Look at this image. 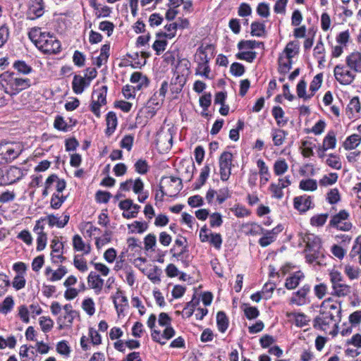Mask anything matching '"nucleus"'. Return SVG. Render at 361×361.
<instances>
[{"label":"nucleus","mask_w":361,"mask_h":361,"mask_svg":"<svg viewBox=\"0 0 361 361\" xmlns=\"http://www.w3.org/2000/svg\"><path fill=\"white\" fill-rule=\"evenodd\" d=\"M282 189L283 188L281 187V185L279 183L277 184L272 183L269 186V190L272 193V196L277 199H281L283 196Z\"/></svg>","instance_id":"680f3d73"},{"label":"nucleus","mask_w":361,"mask_h":361,"mask_svg":"<svg viewBox=\"0 0 361 361\" xmlns=\"http://www.w3.org/2000/svg\"><path fill=\"white\" fill-rule=\"evenodd\" d=\"M67 273V269L65 267H60L57 270L54 271L51 267H47L45 269V275L48 276V279L51 281H56L61 279Z\"/></svg>","instance_id":"4be33fe9"},{"label":"nucleus","mask_w":361,"mask_h":361,"mask_svg":"<svg viewBox=\"0 0 361 361\" xmlns=\"http://www.w3.org/2000/svg\"><path fill=\"white\" fill-rule=\"evenodd\" d=\"M31 85L29 78H23L17 73L5 71L0 74V90L10 96L18 94Z\"/></svg>","instance_id":"7ed1b4c3"},{"label":"nucleus","mask_w":361,"mask_h":361,"mask_svg":"<svg viewBox=\"0 0 361 361\" xmlns=\"http://www.w3.org/2000/svg\"><path fill=\"white\" fill-rule=\"evenodd\" d=\"M13 67L19 73L24 75L30 73L32 71L31 66H28L24 61H16L13 63Z\"/></svg>","instance_id":"37998d69"},{"label":"nucleus","mask_w":361,"mask_h":361,"mask_svg":"<svg viewBox=\"0 0 361 361\" xmlns=\"http://www.w3.org/2000/svg\"><path fill=\"white\" fill-rule=\"evenodd\" d=\"M214 49V48L212 44H207L206 46L202 45L197 49L195 57L209 63L211 57L208 56L207 52H213Z\"/></svg>","instance_id":"5701e85b"},{"label":"nucleus","mask_w":361,"mask_h":361,"mask_svg":"<svg viewBox=\"0 0 361 361\" xmlns=\"http://www.w3.org/2000/svg\"><path fill=\"white\" fill-rule=\"evenodd\" d=\"M292 59L284 56L279 58V71L280 73L286 74L291 68Z\"/></svg>","instance_id":"473e14b6"},{"label":"nucleus","mask_w":361,"mask_h":361,"mask_svg":"<svg viewBox=\"0 0 361 361\" xmlns=\"http://www.w3.org/2000/svg\"><path fill=\"white\" fill-rule=\"evenodd\" d=\"M130 80L132 83L137 84L136 86H135L137 90L147 87L149 83L148 78L140 72H134L131 75Z\"/></svg>","instance_id":"a211bd4d"},{"label":"nucleus","mask_w":361,"mask_h":361,"mask_svg":"<svg viewBox=\"0 0 361 361\" xmlns=\"http://www.w3.org/2000/svg\"><path fill=\"white\" fill-rule=\"evenodd\" d=\"M73 246L77 251H84V254H88L90 252V246L85 245L84 241L79 235H75L73 236Z\"/></svg>","instance_id":"7c9ffc66"},{"label":"nucleus","mask_w":361,"mask_h":361,"mask_svg":"<svg viewBox=\"0 0 361 361\" xmlns=\"http://www.w3.org/2000/svg\"><path fill=\"white\" fill-rule=\"evenodd\" d=\"M90 85V82L84 77L79 75H75L72 82L73 91L77 94H82L85 88L88 87Z\"/></svg>","instance_id":"6ab92c4d"},{"label":"nucleus","mask_w":361,"mask_h":361,"mask_svg":"<svg viewBox=\"0 0 361 361\" xmlns=\"http://www.w3.org/2000/svg\"><path fill=\"white\" fill-rule=\"evenodd\" d=\"M196 62L197 63V68H195V74L204 76L205 78H210L209 73L211 72L209 63L202 61L198 58H196Z\"/></svg>","instance_id":"393cba45"},{"label":"nucleus","mask_w":361,"mask_h":361,"mask_svg":"<svg viewBox=\"0 0 361 361\" xmlns=\"http://www.w3.org/2000/svg\"><path fill=\"white\" fill-rule=\"evenodd\" d=\"M26 281L22 274H17L13 281V287L18 290L23 288L25 286Z\"/></svg>","instance_id":"052dcab7"},{"label":"nucleus","mask_w":361,"mask_h":361,"mask_svg":"<svg viewBox=\"0 0 361 361\" xmlns=\"http://www.w3.org/2000/svg\"><path fill=\"white\" fill-rule=\"evenodd\" d=\"M135 169L140 174H145L149 170V166L145 160L139 159L135 164Z\"/></svg>","instance_id":"13d9d810"},{"label":"nucleus","mask_w":361,"mask_h":361,"mask_svg":"<svg viewBox=\"0 0 361 361\" xmlns=\"http://www.w3.org/2000/svg\"><path fill=\"white\" fill-rule=\"evenodd\" d=\"M14 307V300L12 296H7L4 301L0 303V312L3 314H7Z\"/></svg>","instance_id":"c9c22d12"},{"label":"nucleus","mask_w":361,"mask_h":361,"mask_svg":"<svg viewBox=\"0 0 361 361\" xmlns=\"http://www.w3.org/2000/svg\"><path fill=\"white\" fill-rule=\"evenodd\" d=\"M341 307L331 303V299L324 300L320 306L319 314L313 321L315 329L326 331L334 322H336V317H340Z\"/></svg>","instance_id":"f03ea898"},{"label":"nucleus","mask_w":361,"mask_h":361,"mask_svg":"<svg viewBox=\"0 0 361 361\" xmlns=\"http://www.w3.org/2000/svg\"><path fill=\"white\" fill-rule=\"evenodd\" d=\"M286 316L295 319V324L298 327H303L308 324L310 319L303 313L288 312Z\"/></svg>","instance_id":"a878e982"},{"label":"nucleus","mask_w":361,"mask_h":361,"mask_svg":"<svg viewBox=\"0 0 361 361\" xmlns=\"http://www.w3.org/2000/svg\"><path fill=\"white\" fill-rule=\"evenodd\" d=\"M151 336L154 341L159 343V344L163 345L166 344V341H161V338H164L165 340L171 339L172 337L175 336V330L170 325L166 326V329H164L162 334H161L160 331L154 329L152 331Z\"/></svg>","instance_id":"9b49d317"},{"label":"nucleus","mask_w":361,"mask_h":361,"mask_svg":"<svg viewBox=\"0 0 361 361\" xmlns=\"http://www.w3.org/2000/svg\"><path fill=\"white\" fill-rule=\"evenodd\" d=\"M11 282L5 274H0V297L4 295L10 286Z\"/></svg>","instance_id":"09e8293b"},{"label":"nucleus","mask_w":361,"mask_h":361,"mask_svg":"<svg viewBox=\"0 0 361 361\" xmlns=\"http://www.w3.org/2000/svg\"><path fill=\"white\" fill-rule=\"evenodd\" d=\"M216 324L220 332L224 333L228 326V319L224 312L219 311L216 314Z\"/></svg>","instance_id":"c756f323"},{"label":"nucleus","mask_w":361,"mask_h":361,"mask_svg":"<svg viewBox=\"0 0 361 361\" xmlns=\"http://www.w3.org/2000/svg\"><path fill=\"white\" fill-rule=\"evenodd\" d=\"M328 216V214L315 215L311 218L310 223L314 226H322L326 223Z\"/></svg>","instance_id":"de8ad7c7"},{"label":"nucleus","mask_w":361,"mask_h":361,"mask_svg":"<svg viewBox=\"0 0 361 361\" xmlns=\"http://www.w3.org/2000/svg\"><path fill=\"white\" fill-rule=\"evenodd\" d=\"M257 165L259 169L260 176L264 178L265 182H267L269 177V168L262 159L257 160Z\"/></svg>","instance_id":"8fccbe9b"},{"label":"nucleus","mask_w":361,"mask_h":361,"mask_svg":"<svg viewBox=\"0 0 361 361\" xmlns=\"http://www.w3.org/2000/svg\"><path fill=\"white\" fill-rule=\"evenodd\" d=\"M271 112L279 126L283 127L287 124L288 119L285 118V113L281 106H274Z\"/></svg>","instance_id":"bb28decb"},{"label":"nucleus","mask_w":361,"mask_h":361,"mask_svg":"<svg viewBox=\"0 0 361 361\" xmlns=\"http://www.w3.org/2000/svg\"><path fill=\"white\" fill-rule=\"evenodd\" d=\"M265 25L263 23L255 21L251 24V35L256 37H262L265 34Z\"/></svg>","instance_id":"4c0bfd02"},{"label":"nucleus","mask_w":361,"mask_h":361,"mask_svg":"<svg viewBox=\"0 0 361 361\" xmlns=\"http://www.w3.org/2000/svg\"><path fill=\"white\" fill-rule=\"evenodd\" d=\"M23 152L18 143L0 144V164L9 163L16 159Z\"/></svg>","instance_id":"20e7f679"},{"label":"nucleus","mask_w":361,"mask_h":361,"mask_svg":"<svg viewBox=\"0 0 361 361\" xmlns=\"http://www.w3.org/2000/svg\"><path fill=\"white\" fill-rule=\"evenodd\" d=\"M275 289V284L271 283H267L264 285L262 291V294L264 296V299L268 300L271 297L272 293Z\"/></svg>","instance_id":"0e129e2a"},{"label":"nucleus","mask_w":361,"mask_h":361,"mask_svg":"<svg viewBox=\"0 0 361 361\" xmlns=\"http://www.w3.org/2000/svg\"><path fill=\"white\" fill-rule=\"evenodd\" d=\"M338 175L336 173H331L328 176H324L319 180V183L322 185L327 186L335 183L337 181Z\"/></svg>","instance_id":"603ef678"},{"label":"nucleus","mask_w":361,"mask_h":361,"mask_svg":"<svg viewBox=\"0 0 361 361\" xmlns=\"http://www.w3.org/2000/svg\"><path fill=\"white\" fill-rule=\"evenodd\" d=\"M349 213L343 209L341 210L338 214L332 216L329 225L343 231H348L351 229L353 225L350 222L345 221L348 219Z\"/></svg>","instance_id":"6e6552de"},{"label":"nucleus","mask_w":361,"mask_h":361,"mask_svg":"<svg viewBox=\"0 0 361 361\" xmlns=\"http://www.w3.org/2000/svg\"><path fill=\"white\" fill-rule=\"evenodd\" d=\"M39 324L44 332H48L53 327L54 322L49 317H41L39 318Z\"/></svg>","instance_id":"bf43d9fd"},{"label":"nucleus","mask_w":361,"mask_h":361,"mask_svg":"<svg viewBox=\"0 0 361 361\" xmlns=\"http://www.w3.org/2000/svg\"><path fill=\"white\" fill-rule=\"evenodd\" d=\"M334 74L336 80L343 85H350L356 77L355 72L343 64L336 65Z\"/></svg>","instance_id":"423d86ee"},{"label":"nucleus","mask_w":361,"mask_h":361,"mask_svg":"<svg viewBox=\"0 0 361 361\" xmlns=\"http://www.w3.org/2000/svg\"><path fill=\"white\" fill-rule=\"evenodd\" d=\"M310 290L309 285L306 284L300 288L296 292L293 293L292 297L290 298V304H295L298 306H302L307 302V295Z\"/></svg>","instance_id":"9d476101"},{"label":"nucleus","mask_w":361,"mask_h":361,"mask_svg":"<svg viewBox=\"0 0 361 361\" xmlns=\"http://www.w3.org/2000/svg\"><path fill=\"white\" fill-rule=\"evenodd\" d=\"M288 164L283 159L276 160L274 164V171L276 176L283 175L288 171Z\"/></svg>","instance_id":"e433bc0d"},{"label":"nucleus","mask_w":361,"mask_h":361,"mask_svg":"<svg viewBox=\"0 0 361 361\" xmlns=\"http://www.w3.org/2000/svg\"><path fill=\"white\" fill-rule=\"evenodd\" d=\"M235 56L238 59L251 63L255 59L257 53L255 51H242L238 53Z\"/></svg>","instance_id":"864d4df0"},{"label":"nucleus","mask_w":361,"mask_h":361,"mask_svg":"<svg viewBox=\"0 0 361 361\" xmlns=\"http://www.w3.org/2000/svg\"><path fill=\"white\" fill-rule=\"evenodd\" d=\"M209 243L217 250H219L222 244V238L221 234L210 233Z\"/></svg>","instance_id":"e2e57ef3"},{"label":"nucleus","mask_w":361,"mask_h":361,"mask_svg":"<svg viewBox=\"0 0 361 361\" xmlns=\"http://www.w3.org/2000/svg\"><path fill=\"white\" fill-rule=\"evenodd\" d=\"M312 200L310 196L302 195L294 198V207L300 212H305L311 208Z\"/></svg>","instance_id":"dca6fc26"},{"label":"nucleus","mask_w":361,"mask_h":361,"mask_svg":"<svg viewBox=\"0 0 361 361\" xmlns=\"http://www.w3.org/2000/svg\"><path fill=\"white\" fill-rule=\"evenodd\" d=\"M336 145V135L334 131H329L323 140L322 147L327 149H334Z\"/></svg>","instance_id":"f704fd0d"},{"label":"nucleus","mask_w":361,"mask_h":361,"mask_svg":"<svg viewBox=\"0 0 361 361\" xmlns=\"http://www.w3.org/2000/svg\"><path fill=\"white\" fill-rule=\"evenodd\" d=\"M271 135L274 145L281 146L283 143L287 133L283 130L273 129Z\"/></svg>","instance_id":"72a5a7b5"},{"label":"nucleus","mask_w":361,"mask_h":361,"mask_svg":"<svg viewBox=\"0 0 361 361\" xmlns=\"http://www.w3.org/2000/svg\"><path fill=\"white\" fill-rule=\"evenodd\" d=\"M209 224L211 227H219L223 224L222 216L219 212H214L209 215Z\"/></svg>","instance_id":"4d7b16f0"},{"label":"nucleus","mask_w":361,"mask_h":361,"mask_svg":"<svg viewBox=\"0 0 361 361\" xmlns=\"http://www.w3.org/2000/svg\"><path fill=\"white\" fill-rule=\"evenodd\" d=\"M361 137L357 134H353L347 137L343 143V147L346 150L353 149L358 146Z\"/></svg>","instance_id":"2f4dec72"},{"label":"nucleus","mask_w":361,"mask_h":361,"mask_svg":"<svg viewBox=\"0 0 361 361\" xmlns=\"http://www.w3.org/2000/svg\"><path fill=\"white\" fill-rule=\"evenodd\" d=\"M347 111L351 114L353 112L358 113L360 111V103L358 97H353L347 106Z\"/></svg>","instance_id":"69168bd1"},{"label":"nucleus","mask_w":361,"mask_h":361,"mask_svg":"<svg viewBox=\"0 0 361 361\" xmlns=\"http://www.w3.org/2000/svg\"><path fill=\"white\" fill-rule=\"evenodd\" d=\"M305 277L301 271H296L286 280L285 287L288 290H293L298 286L300 282Z\"/></svg>","instance_id":"412c9836"},{"label":"nucleus","mask_w":361,"mask_h":361,"mask_svg":"<svg viewBox=\"0 0 361 361\" xmlns=\"http://www.w3.org/2000/svg\"><path fill=\"white\" fill-rule=\"evenodd\" d=\"M74 266L80 271L85 272L88 269L86 261L80 255H75L73 260Z\"/></svg>","instance_id":"3c124183"},{"label":"nucleus","mask_w":361,"mask_h":361,"mask_svg":"<svg viewBox=\"0 0 361 361\" xmlns=\"http://www.w3.org/2000/svg\"><path fill=\"white\" fill-rule=\"evenodd\" d=\"M114 304L118 315L123 312L124 307L128 306V299L124 295L123 291L117 290L114 298Z\"/></svg>","instance_id":"aec40b11"},{"label":"nucleus","mask_w":361,"mask_h":361,"mask_svg":"<svg viewBox=\"0 0 361 361\" xmlns=\"http://www.w3.org/2000/svg\"><path fill=\"white\" fill-rule=\"evenodd\" d=\"M346 66L355 73H361V53L353 51L345 58Z\"/></svg>","instance_id":"f8f14e48"},{"label":"nucleus","mask_w":361,"mask_h":361,"mask_svg":"<svg viewBox=\"0 0 361 361\" xmlns=\"http://www.w3.org/2000/svg\"><path fill=\"white\" fill-rule=\"evenodd\" d=\"M303 240L306 243V251H321L322 242L318 236L314 234H307Z\"/></svg>","instance_id":"2eb2a0df"},{"label":"nucleus","mask_w":361,"mask_h":361,"mask_svg":"<svg viewBox=\"0 0 361 361\" xmlns=\"http://www.w3.org/2000/svg\"><path fill=\"white\" fill-rule=\"evenodd\" d=\"M334 293L333 295L337 297H345L349 295L351 292V287L342 282L337 283L332 286Z\"/></svg>","instance_id":"c85d7f7f"},{"label":"nucleus","mask_w":361,"mask_h":361,"mask_svg":"<svg viewBox=\"0 0 361 361\" xmlns=\"http://www.w3.org/2000/svg\"><path fill=\"white\" fill-rule=\"evenodd\" d=\"M148 225L146 222L135 221L128 225L130 233H142L147 229Z\"/></svg>","instance_id":"ea45409f"},{"label":"nucleus","mask_w":361,"mask_h":361,"mask_svg":"<svg viewBox=\"0 0 361 361\" xmlns=\"http://www.w3.org/2000/svg\"><path fill=\"white\" fill-rule=\"evenodd\" d=\"M106 121L107 126L106 133L111 135L116 130L118 123L116 114L113 111L109 112L106 115Z\"/></svg>","instance_id":"b1692460"},{"label":"nucleus","mask_w":361,"mask_h":361,"mask_svg":"<svg viewBox=\"0 0 361 361\" xmlns=\"http://www.w3.org/2000/svg\"><path fill=\"white\" fill-rule=\"evenodd\" d=\"M230 71L235 76H241L245 72V67L241 63L235 62L231 64Z\"/></svg>","instance_id":"338daca9"},{"label":"nucleus","mask_w":361,"mask_h":361,"mask_svg":"<svg viewBox=\"0 0 361 361\" xmlns=\"http://www.w3.org/2000/svg\"><path fill=\"white\" fill-rule=\"evenodd\" d=\"M82 307L90 316L93 315L95 312L94 303L92 298H87L84 300Z\"/></svg>","instance_id":"5fc2aeb1"},{"label":"nucleus","mask_w":361,"mask_h":361,"mask_svg":"<svg viewBox=\"0 0 361 361\" xmlns=\"http://www.w3.org/2000/svg\"><path fill=\"white\" fill-rule=\"evenodd\" d=\"M263 45V42H257L255 40H241L238 44V48L242 49H252Z\"/></svg>","instance_id":"c03bdc74"},{"label":"nucleus","mask_w":361,"mask_h":361,"mask_svg":"<svg viewBox=\"0 0 361 361\" xmlns=\"http://www.w3.org/2000/svg\"><path fill=\"white\" fill-rule=\"evenodd\" d=\"M210 168L206 164L201 170V173L197 181L195 184V189H200L206 182L209 177Z\"/></svg>","instance_id":"58836bf2"},{"label":"nucleus","mask_w":361,"mask_h":361,"mask_svg":"<svg viewBox=\"0 0 361 361\" xmlns=\"http://www.w3.org/2000/svg\"><path fill=\"white\" fill-rule=\"evenodd\" d=\"M107 86L103 85L94 90L92 95V102L90 105L91 111L97 117L101 116L100 107L106 104Z\"/></svg>","instance_id":"39448f33"},{"label":"nucleus","mask_w":361,"mask_h":361,"mask_svg":"<svg viewBox=\"0 0 361 361\" xmlns=\"http://www.w3.org/2000/svg\"><path fill=\"white\" fill-rule=\"evenodd\" d=\"M54 127L61 131L67 132L70 127L61 116H57L54 122Z\"/></svg>","instance_id":"49530a36"},{"label":"nucleus","mask_w":361,"mask_h":361,"mask_svg":"<svg viewBox=\"0 0 361 361\" xmlns=\"http://www.w3.org/2000/svg\"><path fill=\"white\" fill-rule=\"evenodd\" d=\"M299 188L302 190L314 191L317 188V182L314 179L302 180L300 182Z\"/></svg>","instance_id":"79ce46f5"},{"label":"nucleus","mask_w":361,"mask_h":361,"mask_svg":"<svg viewBox=\"0 0 361 361\" xmlns=\"http://www.w3.org/2000/svg\"><path fill=\"white\" fill-rule=\"evenodd\" d=\"M344 271L348 277L351 280L357 279L360 273V269L355 268L349 264L345 267Z\"/></svg>","instance_id":"6e6d98bb"},{"label":"nucleus","mask_w":361,"mask_h":361,"mask_svg":"<svg viewBox=\"0 0 361 361\" xmlns=\"http://www.w3.org/2000/svg\"><path fill=\"white\" fill-rule=\"evenodd\" d=\"M157 144L159 145L164 149L171 148L173 145V136L170 129L166 131H161L157 135Z\"/></svg>","instance_id":"4468645a"},{"label":"nucleus","mask_w":361,"mask_h":361,"mask_svg":"<svg viewBox=\"0 0 361 361\" xmlns=\"http://www.w3.org/2000/svg\"><path fill=\"white\" fill-rule=\"evenodd\" d=\"M244 313L248 319H255L259 314L258 309L255 307L251 306H246L245 308L244 309Z\"/></svg>","instance_id":"774afa93"},{"label":"nucleus","mask_w":361,"mask_h":361,"mask_svg":"<svg viewBox=\"0 0 361 361\" xmlns=\"http://www.w3.org/2000/svg\"><path fill=\"white\" fill-rule=\"evenodd\" d=\"M220 176L223 181L227 180L231 173L233 166V154L230 152H224L219 159Z\"/></svg>","instance_id":"0eeeda50"},{"label":"nucleus","mask_w":361,"mask_h":361,"mask_svg":"<svg viewBox=\"0 0 361 361\" xmlns=\"http://www.w3.org/2000/svg\"><path fill=\"white\" fill-rule=\"evenodd\" d=\"M170 187L169 195L170 197L176 196L183 188L182 178L174 176L170 177Z\"/></svg>","instance_id":"cd10ccee"},{"label":"nucleus","mask_w":361,"mask_h":361,"mask_svg":"<svg viewBox=\"0 0 361 361\" xmlns=\"http://www.w3.org/2000/svg\"><path fill=\"white\" fill-rule=\"evenodd\" d=\"M44 8L43 0H32L27 13V18L30 20H35L41 17L44 13Z\"/></svg>","instance_id":"ddd939ff"},{"label":"nucleus","mask_w":361,"mask_h":361,"mask_svg":"<svg viewBox=\"0 0 361 361\" xmlns=\"http://www.w3.org/2000/svg\"><path fill=\"white\" fill-rule=\"evenodd\" d=\"M262 234H263V236L259 240V244L262 247H264L269 245L276 239L269 231L263 230V233H262Z\"/></svg>","instance_id":"a18cd8bd"},{"label":"nucleus","mask_w":361,"mask_h":361,"mask_svg":"<svg viewBox=\"0 0 361 361\" xmlns=\"http://www.w3.org/2000/svg\"><path fill=\"white\" fill-rule=\"evenodd\" d=\"M40 28L35 27L28 32L29 39L36 47L44 54H55L61 51V42L49 32H42Z\"/></svg>","instance_id":"f257e3e1"},{"label":"nucleus","mask_w":361,"mask_h":361,"mask_svg":"<svg viewBox=\"0 0 361 361\" xmlns=\"http://www.w3.org/2000/svg\"><path fill=\"white\" fill-rule=\"evenodd\" d=\"M326 164L332 169L340 170L342 168V163L340 157L335 154H330L326 160Z\"/></svg>","instance_id":"a19ab883"},{"label":"nucleus","mask_w":361,"mask_h":361,"mask_svg":"<svg viewBox=\"0 0 361 361\" xmlns=\"http://www.w3.org/2000/svg\"><path fill=\"white\" fill-rule=\"evenodd\" d=\"M104 279L96 272L91 271L87 277V283L89 286L94 289L97 293H99L104 286Z\"/></svg>","instance_id":"f3484780"},{"label":"nucleus","mask_w":361,"mask_h":361,"mask_svg":"<svg viewBox=\"0 0 361 361\" xmlns=\"http://www.w3.org/2000/svg\"><path fill=\"white\" fill-rule=\"evenodd\" d=\"M63 309L65 311L64 315L60 316L57 319L60 329H63L65 326H71L73 319L78 315V312L73 310L71 304L65 305Z\"/></svg>","instance_id":"1a4fd4ad"}]
</instances>
